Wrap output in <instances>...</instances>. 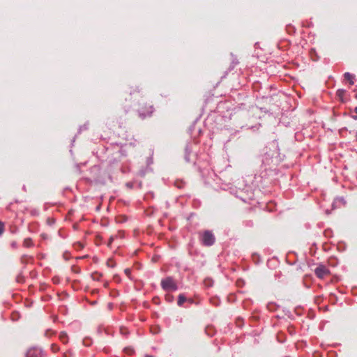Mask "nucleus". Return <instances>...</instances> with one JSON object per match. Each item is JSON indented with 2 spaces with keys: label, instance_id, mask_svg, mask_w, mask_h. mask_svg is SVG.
I'll use <instances>...</instances> for the list:
<instances>
[{
  "label": "nucleus",
  "instance_id": "nucleus-1",
  "mask_svg": "<svg viewBox=\"0 0 357 357\" xmlns=\"http://www.w3.org/2000/svg\"><path fill=\"white\" fill-rule=\"evenodd\" d=\"M125 93L126 101H132L139 98H143L144 97L142 88L136 84L129 86Z\"/></svg>",
  "mask_w": 357,
  "mask_h": 357
},
{
  "label": "nucleus",
  "instance_id": "nucleus-2",
  "mask_svg": "<svg viewBox=\"0 0 357 357\" xmlns=\"http://www.w3.org/2000/svg\"><path fill=\"white\" fill-rule=\"evenodd\" d=\"M136 110L139 117L142 119H144L152 116L154 112V107L153 105L145 102L144 99H142L138 103V107Z\"/></svg>",
  "mask_w": 357,
  "mask_h": 357
},
{
  "label": "nucleus",
  "instance_id": "nucleus-3",
  "mask_svg": "<svg viewBox=\"0 0 357 357\" xmlns=\"http://www.w3.org/2000/svg\"><path fill=\"white\" fill-rule=\"evenodd\" d=\"M279 161L278 152L275 151H270L266 152L262 159V162L265 165H270L271 164H276Z\"/></svg>",
  "mask_w": 357,
  "mask_h": 357
},
{
  "label": "nucleus",
  "instance_id": "nucleus-4",
  "mask_svg": "<svg viewBox=\"0 0 357 357\" xmlns=\"http://www.w3.org/2000/svg\"><path fill=\"white\" fill-rule=\"evenodd\" d=\"M162 288L167 291H176L178 286L172 277H167L161 281Z\"/></svg>",
  "mask_w": 357,
  "mask_h": 357
},
{
  "label": "nucleus",
  "instance_id": "nucleus-5",
  "mask_svg": "<svg viewBox=\"0 0 357 357\" xmlns=\"http://www.w3.org/2000/svg\"><path fill=\"white\" fill-rule=\"evenodd\" d=\"M202 243L206 246H211L215 242V236L210 231H205L202 238Z\"/></svg>",
  "mask_w": 357,
  "mask_h": 357
},
{
  "label": "nucleus",
  "instance_id": "nucleus-6",
  "mask_svg": "<svg viewBox=\"0 0 357 357\" xmlns=\"http://www.w3.org/2000/svg\"><path fill=\"white\" fill-rule=\"evenodd\" d=\"M153 163L152 158H148L146 160L147 166L144 169H142L138 172V176L141 177L151 176L152 175L153 169L149 166Z\"/></svg>",
  "mask_w": 357,
  "mask_h": 357
},
{
  "label": "nucleus",
  "instance_id": "nucleus-7",
  "mask_svg": "<svg viewBox=\"0 0 357 357\" xmlns=\"http://www.w3.org/2000/svg\"><path fill=\"white\" fill-rule=\"evenodd\" d=\"M314 273L320 279L324 278L330 274V271L326 266L319 264L314 270Z\"/></svg>",
  "mask_w": 357,
  "mask_h": 357
},
{
  "label": "nucleus",
  "instance_id": "nucleus-8",
  "mask_svg": "<svg viewBox=\"0 0 357 357\" xmlns=\"http://www.w3.org/2000/svg\"><path fill=\"white\" fill-rule=\"evenodd\" d=\"M123 155H125V154L123 153V151L121 149H119L114 153V157L113 158L109 159V165L114 164L119 161Z\"/></svg>",
  "mask_w": 357,
  "mask_h": 357
},
{
  "label": "nucleus",
  "instance_id": "nucleus-9",
  "mask_svg": "<svg viewBox=\"0 0 357 357\" xmlns=\"http://www.w3.org/2000/svg\"><path fill=\"white\" fill-rule=\"evenodd\" d=\"M27 357H45L42 350L39 349H32L28 351Z\"/></svg>",
  "mask_w": 357,
  "mask_h": 357
},
{
  "label": "nucleus",
  "instance_id": "nucleus-10",
  "mask_svg": "<svg viewBox=\"0 0 357 357\" xmlns=\"http://www.w3.org/2000/svg\"><path fill=\"white\" fill-rule=\"evenodd\" d=\"M346 92H347V91L345 89H338L336 91V95L339 98L340 100L342 102H345V100L344 99V96L346 93Z\"/></svg>",
  "mask_w": 357,
  "mask_h": 357
},
{
  "label": "nucleus",
  "instance_id": "nucleus-11",
  "mask_svg": "<svg viewBox=\"0 0 357 357\" xmlns=\"http://www.w3.org/2000/svg\"><path fill=\"white\" fill-rule=\"evenodd\" d=\"M344 77L345 79L349 81V82L351 85H353L354 84V79L355 78L354 75H352L349 72H347L344 74Z\"/></svg>",
  "mask_w": 357,
  "mask_h": 357
},
{
  "label": "nucleus",
  "instance_id": "nucleus-12",
  "mask_svg": "<svg viewBox=\"0 0 357 357\" xmlns=\"http://www.w3.org/2000/svg\"><path fill=\"white\" fill-rule=\"evenodd\" d=\"M59 339H60V340H61L63 343H64V344L67 343V342H68V335H67V334H66V333H64V332H61V333H60V335H59Z\"/></svg>",
  "mask_w": 357,
  "mask_h": 357
},
{
  "label": "nucleus",
  "instance_id": "nucleus-13",
  "mask_svg": "<svg viewBox=\"0 0 357 357\" xmlns=\"http://www.w3.org/2000/svg\"><path fill=\"white\" fill-rule=\"evenodd\" d=\"M186 301L185 297L183 294L178 296V305L181 306Z\"/></svg>",
  "mask_w": 357,
  "mask_h": 357
},
{
  "label": "nucleus",
  "instance_id": "nucleus-14",
  "mask_svg": "<svg viewBox=\"0 0 357 357\" xmlns=\"http://www.w3.org/2000/svg\"><path fill=\"white\" fill-rule=\"evenodd\" d=\"M107 266L108 267H111V268H113L116 266V263L113 261L112 259H108L107 261Z\"/></svg>",
  "mask_w": 357,
  "mask_h": 357
},
{
  "label": "nucleus",
  "instance_id": "nucleus-15",
  "mask_svg": "<svg viewBox=\"0 0 357 357\" xmlns=\"http://www.w3.org/2000/svg\"><path fill=\"white\" fill-rule=\"evenodd\" d=\"M135 185V182L133 181H129V182H127L126 183V186L128 188V189H132Z\"/></svg>",
  "mask_w": 357,
  "mask_h": 357
},
{
  "label": "nucleus",
  "instance_id": "nucleus-16",
  "mask_svg": "<svg viewBox=\"0 0 357 357\" xmlns=\"http://www.w3.org/2000/svg\"><path fill=\"white\" fill-rule=\"evenodd\" d=\"M183 180H176L174 185L178 188H181L182 187Z\"/></svg>",
  "mask_w": 357,
  "mask_h": 357
},
{
  "label": "nucleus",
  "instance_id": "nucleus-17",
  "mask_svg": "<svg viewBox=\"0 0 357 357\" xmlns=\"http://www.w3.org/2000/svg\"><path fill=\"white\" fill-rule=\"evenodd\" d=\"M31 239L29 238H26L24 241V245L26 247H29L31 246Z\"/></svg>",
  "mask_w": 357,
  "mask_h": 357
},
{
  "label": "nucleus",
  "instance_id": "nucleus-18",
  "mask_svg": "<svg viewBox=\"0 0 357 357\" xmlns=\"http://www.w3.org/2000/svg\"><path fill=\"white\" fill-rule=\"evenodd\" d=\"M173 296L170 295V294H167L165 296V299L166 301H167L168 302H172L173 301Z\"/></svg>",
  "mask_w": 357,
  "mask_h": 357
},
{
  "label": "nucleus",
  "instance_id": "nucleus-19",
  "mask_svg": "<svg viewBox=\"0 0 357 357\" xmlns=\"http://www.w3.org/2000/svg\"><path fill=\"white\" fill-rule=\"evenodd\" d=\"M4 231V224L1 221H0V236L3 233Z\"/></svg>",
  "mask_w": 357,
  "mask_h": 357
},
{
  "label": "nucleus",
  "instance_id": "nucleus-20",
  "mask_svg": "<svg viewBox=\"0 0 357 357\" xmlns=\"http://www.w3.org/2000/svg\"><path fill=\"white\" fill-rule=\"evenodd\" d=\"M124 273L128 278H130L131 270L130 268H126L124 270Z\"/></svg>",
  "mask_w": 357,
  "mask_h": 357
},
{
  "label": "nucleus",
  "instance_id": "nucleus-21",
  "mask_svg": "<svg viewBox=\"0 0 357 357\" xmlns=\"http://www.w3.org/2000/svg\"><path fill=\"white\" fill-rule=\"evenodd\" d=\"M102 276L101 274H98V273H95L92 275V277L94 280H98L99 278Z\"/></svg>",
  "mask_w": 357,
  "mask_h": 357
},
{
  "label": "nucleus",
  "instance_id": "nucleus-22",
  "mask_svg": "<svg viewBox=\"0 0 357 357\" xmlns=\"http://www.w3.org/2000/svg\"><path fill=\"white\" fill-rule=\"evenodd\" d=\"M131 108V105H124V109H125V112L126 113H127Z\"/></svg>",
  "mask_w": 357,
  "mask_h": 357
},
{
  "label": "nucleus",
  "instance_id": "nucleus-23",
  "mask_svg": "<svg viewBox=\"0 0 357 357\" xmlns=\"http://www.w3.org/2000/svg\"><path fill=\"white\" fill-rule=\"evenodd\" d=\"M52 350L54 351V352H56L58 350H59V348L55 344H52Z\"/></svg>",
  "mask_w": 357,
  "mask_h": 357
},
{
  "label": "nucleus",
  "instance_id": "nucleus-24",
  "mask_svg": "<svg viewBox=\"0 0 357 357\" xmlns=\"http://www.w3.org/2000/svg\"><path fill=\"white\" fill-rule=\"evenodd\" d=\"M114 239V237L112 236L109 238V241H108V244H107V245L109 247H110V245H111L112 243L113 242Z\"/></svg>",
  "mask_w": 357,
  "mask_h": 357
},
{
  "label": "nucleus",
  "instance_id": "nucleus-25",
  "mask_svg": "<svg viewBox=\"0 0 357 357\" xmlns=\"http://www.w3.org/2000/svg\"><path fill=\"white\" fill-rule=\"evenodd\" d=\"M351 118L354 120H357V115H352Z\"/></svg>",
  "mask_w": 357,
  "mask_h": 357
},
{
  "label": "nucleus",
  "instance_id": "nucleus-26",
  "mask_svg": "<svg viewBox=\"0 0 357 357\" xmlns=\"http://www.w3.org/2000/svg\"><path fill=\"white\" fill-rule=\"evenodd\" d=\"M354 112L357 114V107H355Z\"/></svg>",
  "mask_w": 357,
  "mask_h": 357
},
{
  "label": "nucleus",
  "instance_id": "nucleus-27",
  "mask_svg": "<svg viewBox=\"0 0 357 357\" xmlns=\"http://www.w3.org/2000/svg\"><path fill=\"white\" fill-rule=\"evenodd\" d=\"M211 280H208V282L206 284L207 285H210Z\"/></svg>",
  "mask_w": 357,
  "mask_h": 357
},
{
  "label": "nucleus",
  "instance_id": "nucleus-28",
  "mask_svg": "<svg viewBox=\"0 0 357 357\" xmlns=\"http://www.w3.org/2000/svg\"><path fill=\"white\" fill-rule=\"evenodd\" d=\"M211 280H208V282L206 284L207 285H210Z\"/></svg>",
  "mask_w": 357,
  "mask_h": 357
}]
</instances>
